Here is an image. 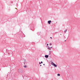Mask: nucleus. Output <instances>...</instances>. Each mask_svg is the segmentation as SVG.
Masks as SVG:
<instances>
[{
    "instance_id": "9",
    "label": "nucleus",
    "mask_w": 80,
    "mask_h": 80,
    "mask_svg": "<svg viewBox=\"0 0 80 80\" xmlns=\"http://www.w3.org/2000/svg\"><path fill=\"white\" fill-rule=\"evenodd\" d=\"M39 64H41V62H39Z\"/></svg>"
},
{
    "instance_id": "1",
    "label": "nucleus",
    "mask_w": 80,
    "mask_h": 80,
    "mask_svg": "<svg viewBox=\"0 0 80 80\" xmlns=\"http://www.w3.org/2000/svg\"><path fill=\"white\" fill-rule=\"evenodd\" d=\"M51 63H52V65H53V66H54V67H57V65L55 64L53 62H51Z\"/></svg>"
},
{
    "instance_id": "6",
    "label": "nucleus",
    "mask_w": 80,
    "mask_h": 80,
    "mask_svg": "<svg viewBox=\"0 0 80 80\" xmlns=\"http://www.w3.org/2000/svg\"><path fill=\"white\" fill-rule=\"evenodd\" d=\"M49 45H52V44H51V43H50V44H49Z\"/></svg>"
},
{
    "instance_id": "8",
    "label": "nucleus",
    "mask_w": 80,
    "mask_h": 80,
    "mask_svg": "<svg viewBox=\"0 0 80 80\" xmlns=\"http://www.w3.org/2000/svg\"><path fill=\"white\" fill-rule=\"evenodd\" d=\"M41 63H43V62H42H42H41Z\"/></svg>"
},
{
    "instance_id": "12",
    "label": "nucleus",
    "mask_w": 80,
    "mask_h": 80,
    "mask_svg": "<svg viewBox=\"0 0 80 80\" xmlns=\"http://www.w3.org/2000/svg\"><path fill=\"white\" fill-rule=\"evenodd\" d=\"M43 65H45V64H44Z\"/></svg>"
},
{
    "instance_id": "11",
    "label": "nucleus",
    "mask_w": 80,
    "mask_h": 80,
    "mask_svg": "<svg viewBox=\"0 0 80 80\" xmlns=\"http://www.w3.org/2000/svg\"><path fill=\"white\" fill-rule=\"evenodd\" d=\"M50 38H52V37H50Z\"/></svg>"
},
{
    "instance_id": "4",
    "label": "nucleus",
    "mask_w": 80,
    "mask_h": 80,
    "mask_svg": "<svg viewBox=\"0 0 80 80\" xmlns=\"http://www.w3.org/2000/svg\"><path fill=\"white\" fill-rule=\"evenodd\" d=\"M24 68H27V66L25 65L24 66Z\"/></svg>"
},
{
    "instance_id": "16",
    "label": "nucleus",
    "mask_w": 80,
    "mask_h": 80,
    "mask_svg": "<svg viewBox=\"0 0 80 80\" xmlns=\"http://www.w3.org/2000/svg\"><path fill=\"white\" fill-rule=\"evenodd\" d=\"M65 41H66V40H65Z\"/></svg>"
},
{
    "instance_id": "13",
    "label": "nucleus",
    "mask_w": 80,
    "mask_h": 80,
    "mask_svg": "<svg viewBox=\"0 0 80 80\" xmlns=\"http://www.w3.org/2000/svg\"><path fill=\"white\" fill-rule=\"evenodd\" d=\"M40 67H41V66H42V65H40Z\"/></svg>"
},
{
    "instance_id": "14",
    "label": "nucleus",
    "mask_w": 80,
    "mask_h": 80,
    "mask_svg": "<svg viewBox=\"0 0 80 80\" xmlns=\"http://www.w3.org/2000/svg\"><path fill=\"white\" fill-rule=\"evenodd\" d=\"M24 64H25V62H24Z\"/></svg>"
},
{
    "instance_id": "7",
    "label": "nucleus",
    "mask_w": 80,
    "mask_h": 80,
    "mask_svg": "<svg viewBox=\"0 0 80 80\" xmlns=\"http://www.w3.org/2000/svg\"><path fill=\"white\" fill-rule=\"evenodd\" d=\"M48 49H49V50H50L51 48H48Z\"/></svg>"
},
{
    "instance_id": "5",
    "label": "nucleus",
    "mask_w": 80,
    "mask_h": 80,
    "mask_svg": "<svg viewBox=\"0 0 80 80\" xmlns=\"http://www.w3.org/2000/svg\"><path fill=\"white\" fill-rule=\"evenodd\" d=\"M57 75H58V76H60V74H58Z\"/></svg>"
},
{
    "instance_id": "3",
    "label": "nucleus",
    "mask_w": 80,
    "mask_h": 80,
    "mask_svg": "<svg viewBox=\"0 0 80 80\" xmlns=\"http://www.w3.org/2000/svg\"><path fill=\"white\" fill-rule=\"evenodd\" d=\"M45 57L46 58H48V55H46L45 56Z\"/></svg>"
},
{
    "instance_id": "10",
    "label": "nucleus",
    "mask_w": 80,
    "mask_h": 80,
    "mask_svg": "<svg viewBox=\"0 0 80 80\" xmlns=\"http://www.w3.org/2000/svg\"><path fill=\"white\" fill-rule=\"evenodd\" d=\"M47 45H48V44H47Z\"/></svg>"
},
{
    "instance_id": "2",
    "label": "nucleus",
    "mask_w": 80,
    "mask_h": 80,
    "mask_svg": "<svg viewBox=\"0 0 80 80\" xmlns=\"http://www.w3.org/2000/svg\"><path fill=\"white\" fill-rule=\"evenodd\" d=\"M48 23H49V24H50L51 23V21H49L48 22Z\"/></svg>"
},
{
    "instance_id": "15",
    "label": "nucleus",
    "mask_w": 80,
    "mask_h": 80,
    "mask_svg": "<svg viewBox=\"0 0 80 80\" xmlns=\"http://www.w3.org/2000/svg\"><path fill=\"white\" fill-rule=\"evenodd\" d=\"M51 48H52V47H51Z\"/></svg>"
}]
</instances>
